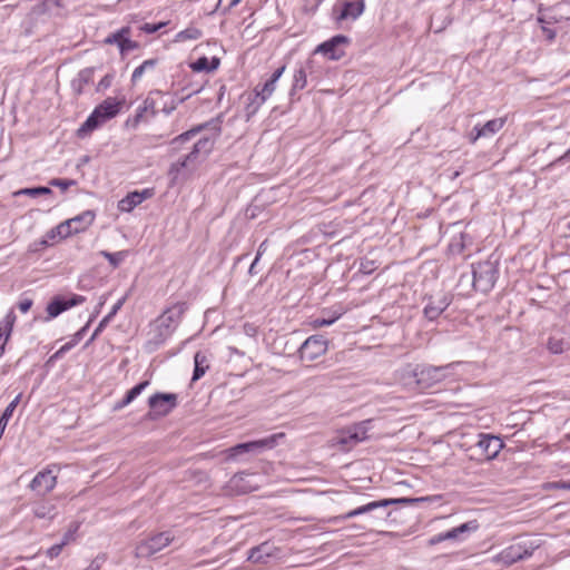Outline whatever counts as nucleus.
I'll return each mask as SVG.
<instances>
[{"label": "nucleus", "instance_id": "1", "mask_svg": "<svg viewBox=\"0 0 570 570\" xmlns=\"http://www.w3.org/2000/svg\"><path fill=\"white\" fill-rule=\"evenodd\" d=\"M195 92L197 91L195 90ZM193 94L194 91L178 97L177 95H170L169 92L158 89L150 90L142 104L137 108L136 115L130 120L132 127L136 128L140 122L147 121L158 112L166 115L171 114L179 104H183Z\"/></svg>", "mask_w": 570, "mask_h": 570}, {"label": "nucleus", "instance_id": "2", "mask_svg": "<svg viewBox=\"0 0 570 570\" xmlns=\"http://www.w3.org/2000/svg\"><path fill=\"white\" fill-rule=\"evenodd\" d=\"M95 219L96 213L94 210H85L48 230L46 238L41 243L43 245L55 244L61 239L85 233L94 224Z\"/></svg>", "mask_w": 570, "mask_h": 570}, {"label": "nucleus", "instance_id": "3", "mask_svg": "<svg viewBox=\"0 0 570 570\" xmlns=\"http://www.w3.org/2000/svg\"><path fill=\"white\" fill-rule=\"evenodd\" d=\"M124 102V99H117L116 97L106 98L94 109L87 120L80 126L77 131L78 137L87 136L105 121L116 117L119 114Z\"/></svg>", "mask_w": 570, "mask_h": 570}, {"label": "nucleus", "instance_id": "4", "mask_svg": "<svg viewBox=\"0 0 570 570\" xmlns=\"http://www.w3.org/2000/svg\"><path fill=\"white\" fill-rule=\"evenodd\" d=\"M480 529V523L478 520H470L464 522L458 527H454L445 532L438 533L433 535L429 540L430 546L439 544L443 541H454V542H464L466 541L472 533H475Z\"/></svg>", "mask_w": 570, "mask_h": 570}, {"label": "nucleus", "instance_id": "5", "mask_svg": "<svg viewBox=\"0 0 570 570\" xmlns=\"http://www.w3.org/2000/svg\"><path fill=\"white\" fill-rule=\"evenodd\" d=\"M184 313V304H176L166 311L154 322L153 326L158 332L157 341L164 342L171 335L175 325Z\"/></svg>", "mask_w": 570, "mask_h": 570}, {"label": "nucleus", "instance_id": "6", "mask_svg": "<svg viewBox=\"0 0 570 570\" xmlns=\"http://www.w3.org/2000/svg\"><path fill=\"white\" fill-rule=\"evenodd\" d=\"M59 472L60 466L58 464L52 463L47 465L35 475L29 484V488L42 495L50 493L58 483Z\"/></svg>", "mask_w": 570, "mask_h": 570}, {"label": "nucleus", "instance_id": "7", "mask_svg": "<svg viewBox=\"0 0 570 570\" xmlns=\"http://www.w3.org/2000/svg\"><path fill=\"white\" fill-rule=\"evenodd\" d=\"M328 348L327 340L322 335H312L302 344L299 357L302 362L312 364L321 356L325 355Z\"/></svg>", "mask_w": 570, "mask_h": 570}, {"label": "nucleus", "instance_id": "8", "mask_svg": "<svg viewBox=\"0 0 570 570\" xmlns=\"http://www.w3.org/2000/svg\"><path fill=\"white\" fill-rule=\"evenodd\" d=\"M150 411L147 416L151 420L168 415L177 406V395L173 393H156L148 399Z\"/></svg>", "mask_w": 570, "mask_h": 570}, {"label": "nucleus", "instance_id": "9", "mask_svg": "<svg viewBox=\"0 0 570 570\" xmlns=\"http://www.w3.org/2000/svg\"><path fill=\"white\" fill-rule=\"evenodd\" d=\"M285 438V433L279 432L272 434L265 439L237 444L229 449V455L236 456L245 452H261L266 449H273L278 441Z\"/></svg>", "mask_w": 570, "mask_h": 570}, {"label": "nucleus", "instance_id": "10", "mask_svg": "<svg viewBox=\"0 0 570 570\" xmlns=\"http://www.w3.org/2000/svg\"><path fill=\"white\" fill-rule=\"evenodd\" d=\"M367 422H361L341 430L336 436V444L343 449H350L357 443L365 441L367 436Z\"/></svg>", "mask_w": 570, "mask_h": 570}, {"label": "nucleus", "instance_id": "11", "mask_svg": "<svg viewBox=\"0 0 570 570\" xmlns=\"http://www.w3.org/2000/svg\"><path fill=\"white\" fill-rule=\"evenodd\" d=\"M254 475L249 473H236L224 487L223 491L226 495L246 494L258 489V484L252 481Z\"/></svg>", "mask_w": 570, "mask_h": 570}, {"label": "nucleus", "instance_id": "12", "mask_svg": "<svg viewBox=\"0 0 570 570\" xmlns=\"http://www.w3.org/2000/svg\"><path fill=\"white\" fill-rule=\"evenodd\" d=\"M350 45L346 36L337 35L318 45L315 49L316 53H322L330 60H340L345 56V47Z\"/></svg>", "mask_w": 570, "mask_h": 570}, {"label": "nucleus", "instance_id": "13", "mask_svg": "<svg viewBox=\"0 0 570 570\" xmlns=\"http://www.w3.org/2000/svg\"><path fill=\"white\" fill-rule=\"evenodd\" d=\"M214 139L205 137L199 139L193 147V150L183 159L171 165L170 174L174 175V179L177 178L179 171L185 168L189 163L197 159L199 154L208 155L214 148Z\"/></svg>", "mask_w": 570, "mask_h": 570}, {"label": "nucleus", "instance_id": "14", "mask_svg": "<svg viewBox=\"0 0 570 570\" xmlns=\"http://www.w3.org/2000/svg\"><path fill=\"white\" fill-rule=\"evenodd\" d=\"M104 43L116 45L121 56H126L130 51L139 48V43L131 39V28L128 26L110 33L105 38Z\"/></svg>", "mask_w": 570, "mask_h": 570}, {"label": "nucleus", "instance_id": "15", "mask_svg": "<svg viewBox=\"0 0 570 570\" xmlns=\"http://www.w3.org/2000/svg\"><path fill=\"white\" fill-rule=\"evenodd\" d=\"M86 301V297L77 294H71L68 297L65 296H55L47 305V320H52L59 316L65 311L69 308L80 305Z\"/></svg>", "mask_w": 570, "mask_h": 570}, {"label": "nucleus", "instance_id": "16", "mask_svg": "<svg viewBox=\"0 0 570 570\" xmlns=\"http://www.w3.org/2000/svg\"><path fill=\"white\" fill-rule=\"evenodd\" d=\"M173 541V535L169 532H161L141 541L137 548L136 553L139 557L151 556L164 548L168 547Z\"/></svg>", "mask_w": 570, "mask_h": 570}, {"label": "nucleus", "instance_id": "17", "mask_svg": "<svg viewBox=\"0 0 570 570\" xmlns=\"http://www.w3.org/2000/svg\"><path fill=\"white\" fill-rule=\"evenodd\" d=\"M364 11V1H348V0H337V2L333 7V18L336 22H341L347 19H356Z\"/></svg>", "mask_w": 570, "mask_h": 570}, {"label": "nucleus", "instance_id": "18", "mask_svg": "<svg viewBox=\"0 0 570 570\" xmlns=\"http://www.w3.org/2000/svg\"><path fill=\"white\" fill-rule=\"evenodd\" d=\"M430 500L431 499L428 498V497L426 498H416V499H405V498H402V499H383V500H380V501L370 502V503L364 504L362 507H358V508H356L354 510H351L347 513H345L342 518L343 519L354 518L356 515H360V514L373 511V510H375L377 508L389 507V505L395 504V503L424 502V501H430Z\"/></svg>", "mask_w": 570, "mask_h": 570}, {"label": "nucleus", "instance_id": "19", "mask_svg": "<svg viewBox=\"0 0 570 570\" xmlns=\"http://www.w3.org/2000/svg\"><path fill=\"white\" fill-rule=\"evenodd\" d=\"M508 117H499L488 120L484 125H476L469 135L471 144H475L481 138H488L499 132L507 124Z\"/></svg>", "mask_w": 570, "mask_h": 570}, {"label": "nucleus", "instance_id": "20", "mask_svg": "<svg viewBox=\"0 0 570 570\" xmlns=\"http://www.w3.org/2000/svg\"><path fill=\"white\" fill-rule=\"evenodd\" d=\"M532 547H527L522 543H514L505 549H503L498 556H497V562L503 564V566H511L514 562L522 560L527 557H530L532 554Z\"/></svg>", "mask_w": 570, "mask_h": 570}, {"label": "nucleus", "instance_id": "21", "mask_svg": "<svg viewBox=\"0 0 570 570\" xmlns=\"http://www.w3.org/2000/svg\"><path fill=\"white\" fill-rule=\"evenodd\" d=\"M155 195V188H145L140 191L135 190L128 193L118 203V209L124 213H130L135 207L140 205L144 200L153 198Z\"/></svg>", "mask_w": 570, "mask_h": 570}, {"label": "nucleus", "instance_id": "22", "mask_svg": "<svg viewBox=\"0 0 570 570\" xmlns=\"http://www.w3.org/2000/svg\"><path fill=\"white\" fill-rule=\"evenodd\" d=\"M478 448L485 460H492L497 458L502 450L503 442L498 436L481 434L478 442Z\"/></svg>", "mask_w": 570, "mask_h": 570}, {"label": "nucleus", "instance_id": "23", "mask_svg": "<svg viewBox=\"0 0 570 570\" xmlns=\"http://www.w3.org/2000/svg\"><path fill=\"white\" fill-rule=\"evenodd\" d=\"M285 69H286V66H282V67L277 68L273 72L272 77L262 87L257 86L254 89L256 97H258L261 99V102L266 101L273 95V92L276 89V82L282 77Z\"/></svg>", "mask_w": 570, "mask_h": 570}, {"label": "nucleus", "instance_id": "24", "mask_svg": "<svg viewBox=\"0 0 570 570\" xmlns=\"http://www.w3.org/2000/svg\"><path fill=\"white\" fill-rule=\"evenodd\" d=\"M17 316L13 309H10L0 321V357L4 353V347L11 336Z\"/></svg>", "mask_w": 570, "mask_h": 570}, {"label": "nucleus", "instance_id": "25", "mask_svg": "<svg viewBox=\"0 0 570 570\" xmlns=\"http://www.w3.org/2000/svg\"><path fill=\"white\" fill-rule=\"evenodd\" d=\"M416 383L420 387L426 389L439 382L442 377V367L425 366L416 373Z\"/></svg>", "mask_w": 570, "mask_h": 570}, {"label": "nucleus", "instance_id": "26", "mask_svg": "<svg viewBox=\"0 0 570 570\" xmlns=\"http://www.w3.org/2000/svg\"><path fill=\"white\" fill-rule=\"evenodd\" d=\"M220 65V59L217 57L207 58L200 57L196 61L189 65L190 69L195 72H212L216 70Z\"/></svg>", "mask_w": 570, "mask_h": 570}, {"label": "nucleus", "instance_id": "27", "mask_svg": "<svg viewBox=\"0 0 570 570\" xmlns=\"http://www.w3.org/2000/svg\"><path fill=\"white\" fill-rule=\"evenodd\" d=\"M148 385H149V382L144 381V382L137 384L136 386H134L132 389H130L127 392L126 396L115 405V409L120 410V409L129 405Z\"/></svg>", "mask_w": 570, "mask_h": 570}, {"label": "nucleus", "instance_id": "28", "mask_svg": "<svg viewBox=\"0 0 570 570\" xmlns=\"http://www.w3.org/2000/svg\"><path fill=\"white\" fill-rule=\"evenodd\" d=\"M148 385H149V382L144 381V382L137 384L136 386H134L132 389H130L127 392L126 396L115 405V409L120 410V409L129 405Z\"/></svg>", "mask_w": 570, "mask_h": 570}, {"label": "nucleus", "instance_id": "29", "mask_svg": "<svg viewBox=\"0 0 570 570\" xmlns=\"http://www.w3.org/2000/svg\"><path fill=\"white\" fill-rule=\"evenodd\" d=\"M202 36L203 31L198 27L191 24L188 26L186 29L179 31L176 35L175 40L177 42H185L190 40H198L199 38H202Z\"/></svg>", "mask_w": 570, "mask_h": 570}, {"label": "nucleus", "instance_id": "30", "mask_svg": "<svg viewBox=\"0 0 570 570\" xmlns=\"http://www.w3.org/2000/svg\"><path fill=\"white\" fill-rule=\"evenodd\" d=\"M194 363H195V368H194V374H193V381H197L206 373V371L209 366L207 363L206 355L202 352H197L195 354Z\"/></svg>", "mask_w": 570, "mask_h": 570}, {"label": "nucleus", "instance_id": "31", "mask_svg": "<svg viewBox=\"0 0 570 570\" xmlns=\"http://www.w3.org/2000/svg\"><path fill=\"white\" fill-rule=\"evenodd\" d=\"M157 62V59H147L137 68H135L131 75V82H137L146 71L153 70L156 67Z\"/></svg>", "mask_w": 570, "mask_h": 570}, {"label": "nucleus", "instance_id": "32", "mask_svg": "<svg viewBox=\"0 0 570 570\" xmlns=\"http://www.w3.org/2000/svg\"><path fill=\"white\" fill-rule=\"evenodd\" d=\"M446 306H448V304H445L444 302H440L438 304L430 302L424 307V315L429 320L433 321V320L438 318L443 313V311L446 308Z\"/></svg>", "mask_w": 570, "mask_h": 570}, {"label": "nucleus", "instance_id": "33", "mask_svg": "<svg viewBox=\"0 0 570 570\" xmlns=\"http://www.w3.org/2000/svg\"><path fill=\"white\" fill-rule=\"evenodd\" d=\"M100 255L104 256L114 268H117L124 259L127 257L128 252L127 250H120L116 253H109L106 250H101Z\"/></svg>", "mask_w": 570, "mask_h": 570}, {"label": "nucleus", "instance_id": "34", "mask_svg": "<svg viewBox=\"0 0 570 570\" xmlns=\"http://www.w3.org/2000/svg\"><path fill=\"white\" fill-rule=\"evenodd\" d=\"M342 313H334L330 318L317 317L312 321L311 325L313 328H318L323 326H327L333 324L336 320L341 317Z\"/></svg>", "mask_w": 570, "mask_h": 570}, {"label": "nucleus", "instance_id": "35", "mask_svg": "<svg viewBox=\"0 0 570 570\" xmlns=\"http://www.w3.org/2000/svg\"><path fill=\"white\" fill-rule=\"evenodd\" d=\"M547 347L550 352L560 354L564 351V342L561 338L550 337Z\"/></svg>", "mask_w": 570, "mask_h": 570}, {"label": "nucleus", "instance_id": "36", "mask_svg": "<svg viewBox=\"0 0 570 570\" xmlns=\"http://www.w3.org/2000/svg\"><path fill=\"white\" fill-rule=\"evenodd\" d=\"M167 24H168V22H158V23L146 22L139 27V30L144 33L151 35V33L159 31Z\"/></svg>", "mask_w": 570, "mask_h": 570}, {"label": "nucleus", "instance_id": "37", "mask_svg": "<svg viewBox=\"0 0 570 570\" xmlns=\"http://www.w3.org/2000/svg\"><path fill=\"white\" fill-rule=\"evenodd\" d=\"M204 126L200 125V126H197V127H194L191 128L190 130H187L186 132H183L180 134L179 136H177L175 139H174V142L176 141H179V142H184V141H187L189 140L191 137H194L195 135H197L200 130H203Z\"/></svg>", "mask_w": 570, "mask_h": 570}, {"label": "nucleus", "instance_id": "38", "mask_svg": "<svg viewBox=\"0 0 570 570\" xmlns=\"http://www.w3.org/2000/svg\"><path fill=\"white\" fill-rule=\"evenodd\" d=\"M17 194H23L29 196L47 195L51 194V189L48 187L24 188L18 191Z\"/></svg>", "mask_w": 570, "mask_h": 570}, {"label": "nucleus", "instance_id": "39", "mask_svg": "<svg viewBox=\"0 0 570 570\" xmlns=\"http://www.w3.org/2000/svg\"><path fill=\"white\" fill-rule=\"evenodd\" d=\"M21 400V394H18L10 403L9 405L4 409L3 413H2V417H4L6 420H10L11 416L13 415V412L16 410V407L18 406L19 402Z\"/></svg>", "mask_w": 570, "mask_h": 570}, {"label": "nucleus", "instance_id": "40", "mask_svg": "<svg viewBox=\"0 0 570 570\" xmlns=\"http://www.w3.org/2000/svg\"><path fill=\"white\" fill-rule=\"evenodd\" d=\"M79 529V523H73L71 528L63 534L61 543L63 546L69 544L76 540V533Z\"/></svg>", "mask_w": 570, "mask_h": 570}, {"label": "nucleus", "instance_id": "41", "mask_svg": "<svg viewBox=\"0 0 570 570\" xmlns=\"http://www.w3.org/2000/svg\"><path fill=\"white\" fill-rule=\"evenodd\" d=\"M81 340V333L78 332L76 333L70 341H68L67 343H65L59 350H60V353H63L66 354L67 352H69L71 348H73Z\"/></svg>", "mask_w": 570, "mask_h": 570}, {"label": "nucleus", "instance_id": "42", "mask_svg": "<svg viewBox=\"0 0 570 570\" xmlns=\"http://www.w3.org/2000/svg\"><path fill=\"white\" fill-rule=\"evenodd\" d=\"M306 83V73L304 69H299L294 75V86L303 88Z\"/></svg>", "mask_w": 570, "mask_h": 570}, {"label": "nucleus", "instance_id": "43", "mask_svg": "<svg viewBox=\"0 0 570 570\" xmlns=\"http://www.w3.org/2000/svg\"><path fill=\"white\" fill-rule=\"evenodd\" d=\"M240 1L242 0H219L217 9L223 8L224 12H226L236 7Z\"/></svg>", "mask_w": 570, "mask_h": 570}, {"label": "nucleus", "instance_id": "44", "mask_svg": "<svg viewBox=\"0 0 570 570\" xmlns=\"http://www.w3.org/2000/svg\"><path fill=\"white\" fill-rule=\"evenodd\" d=\"M63 547L65 546L62 543L55 544L46 551V556L50 559H55L61 553Z\"/></svg>", "mask_w": 570, "mask_h": 570}, {"label": "nucleus", "instance_id": "45", "mask_svg": "<svg viewBox=\"0 0 570 570\" xmlns=\"http://www.w3.org/2000/svg\"><path fill=\"white\" fill-rule=\"evenodd\" d=\"M114 80L112 75H106L97 85V91L106 90L111 86V82Z\"/></svg>", "mask_w": 570, "mask_h": 570}, {"label": "nucleus", "instance_id": "46", "mask_svg": "<svg viewBox=\"0 0 570 570\" xmlns=\"http://www.w3.org/2000/svg\"><path fill=\"white\" fill-rule=\"evenodd\" d=\"M73 184L72 180L55 178L50 181L51 186L59 187L62 190L68 189Z\"/></svg>", "mask_w": 570, "mask_h": 570}, {"label": "nucleus", "instance_id": "47", "mask_svg": "<svg viewBox=\"0 0 570 570\" xmlns=\"http://www.w3.org/2000/svg\"><path fill=\"white\" fill-rule=\"evenodd\" d=\"M32 304H33L32 299H30V298H24V299H22V301H20V302L18 303V308H19V311H20L21 313H27V312H29V311H30V308L32 307Z\"/></svg>", "mask_w": 570, "mask_h": 570}, {"label": "nucleus", "instance_id": "48", "mask_svg": "<svg viewBox=\"0 0 570 570\" xmlns=\"http://www.w3.org/2000/svg\"><path fill=\"white\" fill-rule=\"evenodd\" d=\"M51 510H52V508H50V509H48V510H47V508H46V507H40V508H37V509L35 510V515H36L37 518L42 519V518H46V517L49 514V512H50Z\"/></svg>", "mask_w": 570, "mask_h": 570}, {"label": "nucleus", "instance_id": "49", "mask_svg": "<svg viewBox=\"0 0 570 570\" xmlns=\"http://www.w3.org/2000/svg\"><path fill=\"white\" fill-rule=\"evenodd\" d=\"M542 32L546 36V38L550 41L553 40L556 37L554 31L548 27H542Z\"/></svg>", "mask_w": 570, "mask_h": 570}, {"label": "nucleus", "instance_id": "50", "mask_svg": "<svg viewBox=\"0 0 570 570\" xmlns=\"http://www.w3.org/2000/svg\"><path fill=\"white\" fill-rule=\"evenodd\" d=\"M553 488L570 490V482H564V481L556 482V483H553Z\"/></svg>", "mask_w": 570, "mask_h": 570}, {"label": "nucleus", "instance_id": "51", "mask_svg": "<svg viewBox=\"0 0 570 570\" xmlns=\"http://www.w3.org/2000/svg\"><path fill=\"white\" fill-rule=\"evenodd\" d=\"M63 353H60V350L56 351L48 360V362H55L56 360H59L63 356Z\"/></svg>", "mask_w": 570, "mask_h": 570}, {"label": "nucleus", "instance_id": "52", "mask_svg": "<svg viewBox=\"0 0 570 570\" xmlns=\"http://www.w3.org/2000/svg\"><path fill=\"white\" fill-rule=\"evenodd\" d=\"M265 244H266V242H264V243H262L259 245V248H258L257 256H256L255 261H258L259 256L263 254V252H265V248H264Z\"/></svg>", "mask_w": 570, "mask_h": 570}, {"label": "nucleus", "instance_id": "53", "mask_svg": "<svg viewBox=\"0 0 570 570\" xmlns=\"http://www.w3.org/2000/svg\"><path fill=\"white\" fill-rule=\"evenodd\" d=\"M570 157V148L563 154V156L560 159Z\"/></svg>", "mask_w": 570, "mask_h": 570}, {"label": "nucleus", "instance_id": "54", "mask_svg": "<svg viewBox=\"0 0 570 570\" xmlns=\"http://www.w3.org/2000/svg\"><path fill=\"white\" fill-rule=\"evenodd\" d=\"M55 1H56V3H57V4H59V2H60L61 0H55Z\"/></svg>", "mask_w": 570, "mask_h": 570}, {"label": "nucleus", "instance_id": "55", "mask_svg": "<svg viewBox=\"0 0 570 570\" xmlns=\"http://www.w3.org/2000/svg\"><path fill=\"white\" fill-rule=\"evenodd\" d=\"M323 0H318V3H321Z\"/></svg>", "mask_w": 570, "mask_h": 570}]
</instances>
